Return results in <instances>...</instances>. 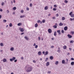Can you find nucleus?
Masks as SVG:
<instances>
[{
	"instance_id": "1",
	"label": "nucleus",
	"mask_w": 74,
	"mask_h": 74,
	"mask_svg": "<svg viewBox=\"0 0 74 74\" xmlns=\"http://www.w3.org/2000/svg\"><path fill=\"white\" fill-rule=\"evenodd\" d=\"M25 69L26 72L29 73V72L32 71V67L30 65H27L25 67Z\"/></svg>"
},
{
	"instance_id": "2",
	"label": "nucleus",
	"mask_w": 74,
	"mask_h": 74,
	"mask_svg": "<svg viewBox=\"0 0 74 74\" xmlns=\"http://www.w3.org/2000/svg\"><path fill=\"white\" fill-rule=\"evenodd\" d=\"M72 12H71L69 14V15L71 17V18L74 17V14H73Z\"/></svg>"
},
{
	"instance_id": "3",
	"label": "nucleus",
	"mask_w": 74,
	"mask_h": 74,
	"mask_svg": "<svg viewBox=\"0 0 74 74\" xmlns=\"http://www.w3.org/2000/svg\"><path fill=\"white\" fill-rule=\"evenodd\" d=\"M15 59H16V58H15V57H14L10 59V62H12L13 61L15 60Z\"/></svg>"
},
{
	"instance_id": "4",
	"label": "nucleus",
	"mask_w": 74,
	"mask_h": 74,
	"mask_svg": "<svg viewBox=\"0 0 74 74\" xmlns=\"http://www.w3.org/2000/svg\"><path fill=\"white\" fill-rule=\"evenodd\" d=\"M19 30L21 32H24V29L23 28H19Z\"/></svg>"
},
{
	"instance_id": "5",
	"label": "nucleus",
	"mask_w": 74,
	"mask_h": 74,
	"mask_svg": "<svg viewBox=\"0 0 74 74\" xmlns=\"http://www.w3.org/2000/svg\"><path fill=\"white\" fill-rule=\"evenodd\" d=\"M67 29H68V27L67 26H66L64 27V30L65 31H67Z\"/></svg>"
},
{
	"instance_id": "6",
	"label": "nucleus",
	"mask_w": 74,
	"mask_h": 74,
	"mask_svg": "<svg viewBox=\"0 0 74 74\" xmlns=\"http://www.w3.org/2000/svg\"><path fill=\"white\" fill-rule=\"evenodd\" d=\"M67 37H68L69 38H71L72 36L71 35H70V34H68L67 35Z\"/></svg>"
},
{
	"instance_id": "7",
	"label": "nucleus",
	"mask_w": 74,
	"mask_h": 74,
	"mask_svg": "<svg viewBox=\"0 0 74 74\" xmlns=\"http://www.w3.org/2000/svg\"><path fill=\"white\" fill-rule=\"evenodd\" d=\"M48 31L49 33H52V30L50 29H48Z\"/></svg>"
},
{
	"instance_id": "8",
	"label": "nucleus",
	"mask_w": 74,
	"mask_h": 74,
	"mask_svg": "<svg viewBox=\"0 0 74 74\" xmlns=\"http://www.w3.org/2000/svg\"><path fill=\"white\" fill-rule=\"evenodd\" d=\"M42 54V52H41L40 51H39L38 53V55H41Z\"/></svg>"
},
{
	"instance_id": "9",
	"label": "nucleus",
	"mask_w": 74,
	"mask_h": 74,
	"mask_svg": "<svg viewBox=\"0 0 74 74\" xmlns=\"http://www.w3.org/2000/svg\"><path fill=\"white\" fill-rule=\"evenodd\" d=\"M10 50L11 51H14V47H11L10 48Z\"/></svg>"
},
{
	"instance_id": "10",
	"label": "nucleus",
	"mask_w": 74,
	"mask_h": 74,
	"mask_svg": "<svg viewBox=\"0 0 74 74\" xmlns=\"http://www.w3.org/2000/svg\"><path fill=\"white\" fill-rule=\"evenodd\" d=\"M65 63V60H62V64H64Z\"/></svg>"
},
{
	"instance_id": "11",
	"label": "nucleus",
	"mask_w": 74,
	"mask_h": 74,
	"mask_svg": "<svg viewBox=\"0 0 74 74\" xmlns=\"http://www.w3.org/2000/svg\"><path fill=\"white\" fill-rule=\"evenodd\" d=\"M55 64L56 65H58L59 64V62L58 61H56Z\"/></svg>"
},
{
	"instance_id": "12",
	"label": "nucleus",
	"mask_w": 74,
	"mask_h": 74,
	"mask_svg": "<svg viewBox=\"0 0 74 74\" xmlns=\"http://www.w3.org/2000/svg\"><path fill=\"white\" fill-rule=\"evenodd\" d=\"M49 65V62H47L46 63V66H48Z\"/></svg>"
},
{
	"instance_id": "13",
	"label": "nucleus",
	"mask_w": 74,
	"mask_h": 74,
	"mask_svg": "<svg viewBox=\"0 0 74 74\" xmlns=\"http://www.w3.org/2000/svg\"><path fill=\"white\" fill-rule=\"evenodd\" d=\"M0 45L1 47H3L4 46V44L3 43H1L0 44Z\"/></svg>"
},
{
	"instance_id": "14",
	"label": "nucleus",
	"mask_w": 74,
	"mask_h": 74,
	"mask_svg": "<svg viewBox=\"0 0 74 74\" xmlns=\"http://www.w3.org/2000/svg\"><path fill=\"white\" fill-rule=\"evenodd\" d=\"M3 62H6L7 61V59H6L5 58L3 59Z\"/></svg>"
},
{
	"instance_id": "15",
	"label": "nucleus",
	"mask_w": 74,
	"mask_h": 74,
	"mask_svg": "<svg viewBox=\"0 0 74 74\" xmlns=\"http://www.w3.org/2000/svg\"><path fill=\"white\" fill-rule=\"evenodd\" d=\"M48 6H46L45 7V10H48Z\"/></svg>"
},
{
	"instance_id": "16",
	"label": "nucleus",
	"mask_w": 74,
	"mask_h": 74,
	"mask_svg": "<svg viewBox=\"0 0 74 74\" xmlns=\"http://www.w3.org/2000/svg\"><path fill=\"white\" fill-rule=\"evenodd\" d=\"M25 40H29V38L27 36H25Z\"/></svg>"
},
{
	"instance_id": "17",
	"label": "nucleus",
	"mask_w": 74,
	"mask_h": 74,
	"mask_svg": "<svg viewBox=\"0 0 74 74\" xmlns=\"http://www.w3.org/2000/svg\"><path fill=\"white\" fill-rule=\"evenodd\" d=\"M59 25L60 26H63V24H62V22H61L59 23Z\"/></svg>"
},
{
	"instance_id": "18",
	"label": "nucleus",
	"mask_w": 74,
	"mask_h": 74,
	"mask_svg": "<svg viewBox=\"0 0 74 74\" xmlns=\"http://www.w3.org/2000/svg\"><path fill=\"white\" fill-rule=\"evenodd\" d=\"M71 65L72 66H74V62H71Z\"/></svg>"
},
{
	"instance_id": "19",
	"label": "nucleus",
	"mask_w": 74,
	"mask_h": 74,
	"mask_svg": "<svg viewBox=\"0 0 74 74\" xmlns=\"http://www.w3.org/2000/svg\"><path fill=\"white\" fill-rule=\"evenodd\" d=\"M57 32L59 33V34H60V30H57Z\"/></svg>"
},
{
	"instance_id": "20",
	"label": "nucleus",
	"mask_w": 74,
	"mask_h": 74,
	"mask_svg": "<svg viewBox=\"0 0 74 74\" xmlns=\"http://www.w3.org/2000/svg\"><path fill=\"white\" fill-rule=\"evenodd\" d=\"M50 59H51V60H52L53 59V57L52 56H51L50 57Z\"/></svg>"
},
{
	"instance_id": "21",
	"label": "nucleus",
	"mask_w": 74,
	"mask_h": 74,
	"mask_svg": "<svg viewBox=\"0 0 74 74\" xmlns=\"http://www.w3.org/2000/svg\"><path fill=\"white\" fill-rule=\"evenodd\" d=\"M63 48L64 49H66L67 48V46H64L63 47Z\"/></svg>"
},
{
	"instance_id": "22",
	"label": "nucleus",
	"mask_w": 74,
	"mask_h": 74,
	"mask_svg": "<svg viewBox=\"0 0 74 74\" xmlns=\"http://www.w3.org/2000/svg\"><path fill=\"white\" fill-rule=\"evenodd\" d=\"M16 7H14L12 8V10H14V11H15V10H16Z\"/></svg>"
},
{
	"instance_id": "23",
	"label": "nucleus",
	"mask_w": 74,
	"mask_h": 74,
	"mask_svg": "<svg viewBox=\"0 0 74 74\" xmlns=\"http://www.w3.org/2000/svg\"><path fill=\"white\" fill-rule=\"evenodd\" d=\"M62 21H64L65 20V18L64 17H63L62 18Z\"/></svg>"
},
{
	"instance_id": "24",
	"label": "nucleus",
	"mask_w": 74,
	"mask_h": 74,
	"mask_svg": "<svg viewBox=\"0 0 74 74\" xmlns=\"http://www.w3.org/2000/svg\"><path fill=\"white\" fill-rule=\"evenodd\" d=\"M56 35H57L56 32V31H55L54 33V36H56Z\"/></svg>"
},
{
	"instance_id": "25",
	"label": "nucleus",
	"mask_w": 74,
	"mask_h": 74,
	"mask_svg": "<svg viewBox=\"0 0 74 74\" xmlns=\"http://www.w3.org/2000/svg\"><path fill=\"white\" fill-rule=\"evenodd\" d=\"M45 54H44V55H48V51H46L45 52Z\"/></svg>"
},
{
	"instance_id": "26",
	"label": "nucleus",
	"mask_w": 74,
	"mask_h": 74,
	"mask_svg": "<svg viewBox=\"0 0 74 74\" xmlns=\"http://www.w3.org/2000/svg\"><path fill=\"white\" fill-rule=\"evenodd\" d=\"M9 26H10V27H12V23H10Z\"/></svg>"
},
{
	"instance_id": "27",
	"label": "nucleus",
	"mask_w": 74,
	"mask_h": 74,
	"mask_svg": "<svg viewBox=\"0 0 74 74\" xmlns=\"http://www.w3.org/2000/svg\"><path fill=\"white\" fill-rule=\"evenodd\" d=\"M53 27L54 29H56V28H57V26L55 25H53Z\"/></svg>"
},
{
	"instance_id": "28",
	"label": "nucleus",
	"mask_w": 74,
	"mask_h": 74,
	"mask_svg": "<svg viewBox=\"0 0 74 74\" xmlns=\"http://www.w3.org/2000/svg\"><path fill=\"white\" fill-rule=\"evenodd\" d=\"M21 25H22V24L21 23H18L17 24V25H18V26H21Z\"/></svg>"
},
{
	"instance_id": "29",
	"label": "nucleus",
	"mask_w": 74,
	"mask_h": 74,
	"mask_svg": "<svg viewBox=\"0 0 74 74\" xmlns=\"http://www.w3.org/2000/svg\"><path fill=\"white\" fill-rule=\"evenodd\" d=\"M70 20L71 21H74V18H70Z\"/></svg>"
},
{
	"instance_id": "30",
	"label": "nucleus",
	"mask_w": 74,
	"mask_h": 74,
	"mask_svg": "<svg viewBox=\"0 0 74 74\" xmlns=\"http://www.w3.org/2000/svg\"><path fill=\"white\" fill-rule=\"evenodd\" d=\"M64 2L66 4H67L68 3V1L67 0H65L64 1Z\"/></svg>"
},
{
	"instance_id": "31",
	"label": "nucleus",
	"mask_w": 74,
	"mask_h": 74,
	"mask_svg": "<svg viewBox=\"0 0 74 74\" xmlns=\"http://www.w3.org/2000/svg\"><path fill=\"white\" fill-rule=\"evenodd\" d=\"M25 17V15L21 16H20V18H24Z\"/></svg>"
},
{
	"instance_id": "32",
	"label": "nucleus",
	"mask_w": 74,
	"mask_h": 74,
	"mask_svg": "<svg viewBox=\"0 0 74 74\" xmlns=\"http://www.w3.org/2000/svg\"><path fill=\"white\" fill-rule=\"evenodd\" d=\"M35 27H37L38 26V24L37 23H36L35 25Z\"/></svg>"
},
{
	"instance_id": "33",
	"label": "nucleus",
	"mask_w": 74,
	"mask_h": 74,
	"mask_svg": "<svg viewBox=\"0 0 74 74\" xmlns=\"http://www.w3.org/2000/svg\"><path fill=\"white\" fill-rule=\"evenodd\" d=\"M21 13H23V12H24V11H23V10H21Z\"/></svg>"
},
{
	"instance_id": "34",
	"label": "nucleus",
	"mask_w": 74,
	"mask_h": 74,
	"mask_svg": "<svg viewBox=\"0 0 74 74\" xmlns=\"http://www.w3.org/2000/svg\"><path fill=\"white\" fill-rule=\"evenodd\" d=\"M74 42V40H71L70 42V43H73Z\"/></svg>"
},
{
	"instance_id": "35",
	"label": "nucleus",
	"mask_w": 74,
	"mask_h": 74,
	"mask_svg": "<svg viewBox=\"0 0 74 74\" xmlns=\"http://www.w3.org/2000/svg\"><path fill=\"white\" fill-rule=\"evenodd\" d=\"M35 48H38V45H36L35 46Z\"/></svg>"
},
{
	"instance_id": "36",
	"label": "nucleus",
	"mask_w": 74,
	"mask_h": 74,
	"mask_svg": "<svg viewBox=\"0 0 74 74\" xmlns=\"http://www.w3.org/2000/svg\"><path fill=\"white\" fill-rule=\"evenodd\" d=\"M57 9H56V8H53V11H56V10Z\"/></svg>"
},
{
	"instance_id": "37",
	"label": "nucleus",
	"mask_w": 74,
	"mask_h": 74,
	"mask_svg": "<svg viewBox=\"0 0 74 74\" xmlns=\"http://www.w3.org/2000/svg\"><path fill=\"white\" fill-rule=\"evenodd\" d=\"M3 22L4 23H5V22H7V20H3Z\"/></svg>"
},
{
	"instance_id": "38",
	"label": "nucleus",
	"mask_w": 74,
	"mask_h": 74,
	"mask_svg": "<svg viewBox=\"0 0 74 74\" xmlns=\"http://www.w3.org/2000/svg\"><path fill=\"white\" fill-rule=\"evenodd\" d=\"M45 20L44 19L42 21V23H45Z\"/></svg>"
},
{
	"instance_id": "39",
	"label": "nucleus",
	"mask_w": 74,
	"mask_h": 74,
	"mask_svg": "<svg viewBox=\"0 0 74 74\" xmlns=\"http://www.w3.org/2000/svg\"><path fill=\"white\" fill-rule=\"evenodd\" d=\"M9 12H10V11H9L8 10H7L6 11V13H7V14H8Z\"/></svg>"
},
{
	"instance_id": "40",
	"label": "nucleus",
	"mask_w": 74,
	"mask_h": 74,
	"mask_svg": "<svg viewBox=\"0 0 74 74\" xmlns=\"http://www.w3.org/2000/svg\"><path fill=\"white\" fill-rule=\"evenodd\" d=\"M48 59V58H46V59L45 60V62H47V60Z\"/></svg>"
},
{
	"instance_id": "41",
	"label": "nucleus",
	"mask_w": 74,
	"mask_h": 74,
	"mask_svg": "<svg viewBox=\"0 0 74 74\" xmlns=\"http://www.w3.org/2000/svg\"><path fill=\"white\" fill-rule=\"evenodd\" d=\"M71 34H72L73 35L74 34V31L71 32Z\"/></svg>"
},
{
	"instance_id": "42",
	"label": "nucleus",
	"mask_w": 74,
	"mask_h": 74,
	"mask_svg": "<svg viewBox=\"0 0 74 74\" xmlns=\"http://www.w3.org/2000/svg\"><path fill=\"white\" fill-rule=\"evenodd\" d=\"M33 63H35L36 62V60H34L33 61Z\"/></svg>"
},
{
	"instance_id": "43",
	"label": "nucleus",
	"mask_w": 74,
	"mask_h": 74,
	"mask_svg": "<svg viewBox=\"0 0 74 74\" xmlns=\"http://www.w3.org/2000/svg\"><path fill=\"white\" fill-rule=\"evenodd\" d=\"M57 52H58V53H59V52H60V49H58V51H57Z\"/></svg>"
},
{
	"instance_id": "44",
	"label": "nucleus",
	"mask_w": 74,
	"mask_h": 74,
	"mask_svg": "<svg viewBox=\"0 0 74 74\" xmlns=\"http://www.w3.org/2000/svg\"><path fill=\"white\" fill-rule=\"evenodd\" d=\"M61 32L62 33H64V30H62L61 31Z\"/></svg>"
},
{
	"instance_id": "45",
	"label": "nucleus",
	"mask_w": 74,
	"mask_h": 74,
	"mask_svg": "<svg viewBox=\"0 0 74 74\" xmlns=\"http://www.w3.org/2000/svg\"><path fill=\"white\" fill-rule=\"evenodd\" d=\"M26 10H27V11H29V8L27 7L26 8Z\"/></svg>"
},
{
	"instance_id": "46",
	"label": "nucleus",
	"mask_w": 74,
	"mask_h": 74,
	"mask_svg": "<svg viewBox=\"0 0 74 74\" xmlns=\"http://www.w3.org/2000/svg\"><path fill=\"white\" fill-rule=\"evenodd\" d=\"M71 60H74V59L73 58H71Z\"/></svg>"
},
{
	"instance_id": "47",
	"label": "nucleus",
	"mask_w": 74,
	"mask_h": 74,
	"mask_svg": "<svg viewBox=\"0 0 74 74\" xmlns=\"http://www.w3.org/2000/svg\"><path fill=\"white\" fill-rule=\"evenodd\" d=\"M32 5H33V4H32V3H30V7H32Z\"/></svg>"
},
{
	"instance_id": "48",
	"label": "nucleus",
	"mask_w": 74,
	"mask_h": 74,
	"mask_svg": "<svg viewBox=\"0 0 74 74\" xmlns=\"http://www.w3.org/2000/svg\"><path fill=\"white\" fill-rule=\"evenodd\" d=\"M4 5V3H1V5Z\"/></svg>"
},
{
	"instance_id": "49",
	"label": "nucleus",
	"mask_w": 74,
	"mask_h": 74,
	"mask_svg": "<svg viewBox=\"0 0 74 74\" xmlns=\"http://www.w3.org/2000/svg\"><path fill=\"white\" fill-rule=\"evenodd\" d=\"M11 4H13V1H11Z\"/></svg>"
},
{
	"instance_id": "50",
	"label": "nucleus",
	"mask_w": 74,
	"mask_h": 74,
	"mask_svg": "<svg viewBox=\"0 0 74 74\" xmlns=\"http://www.w3.org/2000/svg\"><path fill=\"white\" fill-rule=\"evenodd\" d=\"M48 73L49 74L51 73V71H48Z\"/></svg>"
},
{
	"instance_id": "51",
	"label": "nucleus",
	"mask_w": 74,
	"mask_h": 74,
	"mask_svg": "<svg viewBox=\"0 0 74 74\" xmlns=\"http://www.w3.org/2000/svg\"><path fill=\"white\" fill-rule=\"evenodd\" d=\"M40 20H38V23H40Z\"/></svg>"
},
{
	"instance_id": "52",
	"label": "nucleus",
	"mask_w": 74,
	"mask_h": 74,
	"mask_svg": "<svg viewBox=\"0 0 74 74\" xmlns=\"http://www.w3.org/2000/svg\"><path fill=\"white\" fill-rule=\"evenodd\" d=\"M54 48V46H52L51 47V48Z\"/></svg>"
},
{
	"instance_id": "53",
	"label": "nucleus",
	"mask_w": 74,
	"mask_h": 74,
	"mask_svg": "<svg viewBox=\"0 0 74 74\" xmlns=\"http://www.w3.org/2000/svg\"><path fill=\"white\" fill-rule=\"evenodd\" d=\"M54 7H57V6H56V5H54Z\"/></svg>"
},
{
	"instance_id": "54",
	"label": "nucleus",
	"mask_w": 74,
	"mask_h": 74,
	"mask_svg": "<svg viewBox=\"0 0 74 74\" xmlns=\"http://www.w3.org/2000/svg\"><path fill=\"white\" fill-rule=\"evenodd\" d=\"M56 16H59V14H57L56 15Z\"/></svg>"
},
{
	"instance_id": "55",
	"label": "nucleus",
	"mask_w": 74,
	"mask_h": 74,
	"mask_svg": "<svg viewBox=\"0 0 74 74\" xmlns=\"http://www.w3.org/2000/svg\"><path fill=\"white\" fill-rule=\"evenodd\" d=\"M36 43H34L33 45V46H34V47L35 46H36Z\"/></svg>"
},
{
	"instance_id": "56",
	"label": "nucleus",
	"mask_w": 74,
	"mask_h": 74,
	"mask_svg": "<svg viewBox=\"0 0 74 74\" xmlns=\"http://www.w3.org/2000/svg\"><path fill=\"white\" fill-rule=\"evenodd\" d=\"M2 11H3V10L2 9H0V12H2Z\"/></svg>"
},
{
	"instance_id": "57",
	"label": "nucleus",
	"mask_w": 74,
	"mask_h": 74,
	"mask_svg": "<svg viewBox=\"0 0 74 74\" xmlns=\"http://www.w3.org/2000/svg\"><path fill=\"white\" fill-rule=\"evenodd\" d=\"M55 25L56 26H58V24L57 23H56Z\"/></svg>"
},
{
	"instance_id": "58",
	"label": "nucleus",
	"mask_w": 74,
	"mask_h": 74,
	"mask_svg": "<svg viewBox=\"0 0 74 74\" xmlns=\"http://www.w3.org/2000/svg\"><path fill=\"white\" fill-rule=\"evenodd\" d=\"M66 61L67 62H68V61L69 60H68V59L66 58Z\"/></svg>"
},
{
	"instance_id": "59",
	"label": "nucleus",
	"mask_w": 74,
	"mask_h": 74,
	"mask_svg": "<svg viewBox=\"0 0 74 74\" xmlns=\"http://www.w3.org/2000/svg\"><path fill=\"white\" fill-rule=\"evenodd\" d=\"M52 19H55V17H53L52 18Z\"/></svg>"
},
{
	"instance_id": "60",
	"label": "nucleus",
	"mask_w": 74,
	"mask_h": 74,
	"mask_svg": "<svg viewBox=\"0 0 74 74\" xmlns=\"http://www.w3.org/2000/svg\"><path fill=\"white\" fill-rule=\"evenodd\" d=\"M48 15L49 16H51V14H49Z\"/></svg>"
},
{
	"instance_id": "61",
	"label": "nucleus",
	"mask_w": 74,
	"mask_h": 74,
	"mask_svg": "<svg viewBox=\"0 0 74 74\" xmlns=\"http://www.w3.org/2000/svg\"><path fill=\"white\" fill-rule=\"evenodd\" d=\"M17 60H15L14 61V62H17Z\"/></svg>"
},
{
	"instance_id": "62",
	"label": "nucleus",
	"mask_w": 74,
	"mask_h": 74,
	"mask_svg": "<svg viewBox=\"0 0 74 74\" xmlns=\"http://www.w3.org/2000/svg\"><path fill=\"white\" fill-rule=\"evenodd\" d=\"M69 49L70 51H71V49H72L71 48H69Z\"/></svg>"
},
{
	"instance_id": "63",
	"label": "nucleus",
	"mask_w": 74,
	"mask_h": 74,
	"mask_svg": "<svg viewBox=\"0 0 74 74\" xmlns=\"http://www.w3.org/2000/svg\"><path fill=\"white\" fill-rule=\"evenodd\" d=\"M24 58L23 57H21V59H22V60H23Z\"/></svg>"
},
{
	"instance_id": "64",
	"label": "nucleus",
	"mask_w": 74,
	"mask_h": 74,
	"mask_svg": "<svg viewBox=\"0 0 74 74\" xmlns=\"http://www.w3.org/2000/svg\"><path fill=\"white\" fill-rule=\"evenodd\" d=\"M70 55V53H68L67 54V55Z\"/></svg>"
}]
</instances>
